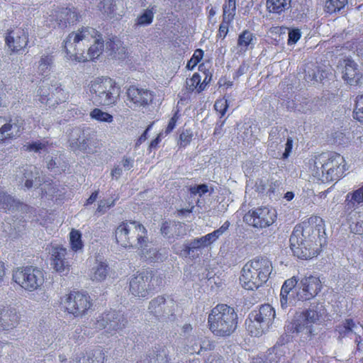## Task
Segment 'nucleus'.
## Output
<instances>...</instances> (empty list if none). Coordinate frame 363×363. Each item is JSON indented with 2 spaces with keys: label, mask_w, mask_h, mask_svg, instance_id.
I'll list each match as a JSON object with an SVG mask.
<instances>
[{
  "label": "nucleus",
  "mask_w": 363,
  "mask_h": 363,
  "mask_svg": "<svg viewBox=\"0 0 363 363\" xmlns=\"http://www.w3.org/2000/svg\"><path fill=\"white\" fill-rule=\"evenodd\" d=\"M325 233L322 218H311L303 226L295 227L291 237V249L295 256L308 259L317 256L325 242Z\"/></svg>",
  "instance_id": "nucleus-1"
},
{
  "label": "nucleus",
  "mask_w": 363,
  "mask_h": 363,
  "mask_svg": "<svg viewBox=\"0 0 363 363\" xmlns=\"http://www.w3.org/2000/svg\"><path fill=\"white\" fill-rule=\"evenodd\" d=\"M63 47L69 60L84 62L98 58L104 49V42L96 29L82 27L67 35Z\"/></svg>",
  "instance_id": "nucleus-2"
},
{
  "label": "nucleus",
  "mask_w": 363,
  "mask_h": 363,
  "mask_svg": "<svg viewBox=\"0 0 363 363\" xmlns=\"http://www.w3.org/2000/svg\"><path fill=\"white\" fill-rule=\"evenodd\" d=\"M321 281L318 277L309 275L301 279L293 277L286 279L280 292L281 306L294 305L296 301H307L315 297L321 289Z\"/></svg>",
  "instance_id": "nucleus-3"
},
{
  "label": "nucleus",
  "mask_w": 363,
  "mask_h": 363,
  "mask_svg": "<svg viewBox=\"0 0 363 363\" xmlns=\"http://www.w3.org/2000/svg\"><path fill=\"white\" fill-rule=\"evenodd\" d=\"M346 170L344 157L336 152L322 153L313 160L312 175L322 182L338 180Z\"/></svg>",
  "instance_id": "nucleus-4"
},
{
  "label": "nucleus",
  "mask_w": 363,
  "mask_h": 363,
  "mask_svg": "<svg viewBox=\"0 0 363 363\" xmlns=\"http://www.w3.org/2000/svg\"><path fill=\"white\" fill-rule=\"evenodd\" d=\"M208 324L214 335L228 337L237 328L238 315L233 308L225 304H218L209 313Z\"/></svg>",
  "instance_id": "nucleus-5"
},
{
  "label": "nucleus",
  "mask_w": 363,
  "mask_h": 363,
  "mask_svg": "<svg viewBox=\"0 0 363 363\" xmlns=\"http://www.w3.org/2000/svg\"><path fill=\"white\" fill-rule=\"evenodd\" d=\"M272 271V262L266 257H256L247 262L242 269L240 281L247 290L262 286Z\"/></svg>",
  "instance_id": "nucleus-6"
},
{
  "label": "nucleus",
  "mask_w": 363,
  "mask_h": 363,
  "mask_svg": "<svg viewBox=\"0 0 363 363\" xmlns=\"http://www.w3.org/2000/svg\"><path fill=\"white\" fill-rule=\"evenodd\" d=\"M326 311L322 305H317L297 313L291 323L286 325L289 333L300 334L303 337H309L316 334L315 325L323 319Z\"/></svg>",
  "instance_id": "nucleus-7"
},
{
  "label": "nucleus",
  "mask_w": 363,
  "mask_h": 363,
  "mask_svg": "<svg viewBox=\"0 0 363 363\" xmlns=\"http://www.w3.org/2000/svg\"><path fill=\"white\" fill-rule=\"evenodd\" d=\"M118 244L123 247H142L147 245V230L136 221L123 222L115 230Z\"/></svg>",
  "instance_id": "nucleus-8"
},
{
  "label": "nucleus",
  "mask_w": 363,
  "mask_h": 363,
  "mask_svg": "<svg viewBox=\"0 0 363 363\" xmlns=\"http://www.w3.org/2000/svg\"><path fill=\"white\" fill-rule=\"evenodd\" d=\"M94 101L101 106H113L118 99L119 88L115 82L108 77H98L89 84Z\"/></svg>",
  "instance_id": "nucleus-9"
},
{
  "label": "nucleus",
  "mask_w": 363,
  "mask_h": 363,
  "mask_svg": "<svg viewBox=\"0 0 363 363\" xmlns=\"http://www.w3.org/2000/svg\"><path fill=\"white\" fill-rule=\"evenodd\" d=\"M12 279L25 291H34L44 284L43 270L33 266L18 267L13 272Z\"/></svg>",
  "instance_id": "nucleus-10"
},
{
  "label": "nucleus",
  "mask_w": 363,
  "mask_h": 363,
  "mask_svg": "<svg viewBox=\"0 0 363 363\" xmlns=\"http://www.w3.org/2000/svg\"><path fill=\"white\" fill-rule=\"evenodd\" d=\"M126 323L125 318L120 313L110 311L94 317L90 324L95 329H105L107 335L112 336L123 330Z\"/></svg>",
  "instance_id": "nucleus-11"
},
{
  "label": "nucleus",
  "mask_w": 363,
  "mask_h": 363,
  "mask_svg": "<svg viewBox=\"0 0 363 363\" xmlns=\"http://www.w3.org/2000/svg\"><path fill=\"white\" fill-rule=\"evenodd\" d=\"M286 130L279 127H274L271 129L267 142V153L274 158H279L281 156L286 159L292 149L293 140L291 138H287L285 144V151L281 154V150L283 147L282 143L286 138Z\"/></svg>",
  "instance_id": "nucleus-12"
},
{
  "label": "nucleus",
  "mask_w": 363,
  "mask_h": 363,
  "mask_svg": "<svg viewBox=\"0 0 363 363\" xmlns=\"http://www.w3.org/2000/svg\"><path fill=\"white\" fill-rule=\"evenodd\" d=\"M62 304L65 311L74 317L84 315L91 306L88 294L72 291L62 298Z\"/></svg>",
  "instance_id": "nucleus-13"
},
{
  "label": "nucleus",
  "mask_w": 363,
  "mask_h": 363,
  "mask_svg": "<svg viewBox=\"0 0 363 363\" xmlns=\"http://www.w3.org/2000/svg\"><path fill=\"white\" fill-rule=\"evenodd\" d=\"M38 95L39 101L48 106H54L55 104L64 102L69 96L68 93L61 87V84L57 82L51 83L43 82L38 89Z\"/></svg>",
  "instance_id": "nucleus-14"
},
{
  "label": "nucleus",
  "mask_w": 363,
  "mask_h": 363,
  "mask_svg": "<svg viewBox=\"0 0 363 363\" xmlns=\"http://www.w3.org/2000/svg\"><path fill=\"white\" fill-rule=\"evenodd\" d=\"M155 289L152 271H143L134 276L130 281V293L138 298L147 297Z\"/></svg>",
  "instance_id": "nucleus-15"
},
{
  "label": "nucleus",
  "mask_w": 363,
  "mask_h": 363,
  "mask_svg": "<svg viewBox=\"0 0 363 363\" xmlns=\"http://www.w3.org/2000/svg\"><path fill=\"white\" fill-rule=\"evenodd\" d=\"M277 218L275 209L267 206L259 207L250 211L244 216V220L249 225L255 228H267L272 225Z\"/></svg>",
  "instance_id": "nucleus-16"
},
{
  "label": "nucleus",
  "mask_w": 363,
  "mask_h": 363,
  "mask_svg": "<svg viewBox=\"0 0 363 363\" xmlns=\"http://www.w3.org/2000/svg\"><path fill=\"white\" fill-rule=\"evenodd\" d=\"M126 94L128 101L127 105L133 110L147 106L153 99V94L150 91L133 86L128 89Z\"/></svg>",
  "instance_id": "nucleus-17"
},
{
  "label": "nucleus",
  "mask_w": 363,
  "mask_h": 363,
  "mask_svg": "<svg viewBox=\"0 0 363 363\" xmlns=\"http://www.w3.org/2000/svg\"><path fill=\"white\" fill-rule=\"evenodd\" d=\"M5 40L10 51L18 52L26 47L28 35L23 28L16 27L8 30Z\"/></svg>",
  "instance_id": "nucleus-18"
},
{
  "label": "nucleus",
  "mask_w": 363,
  "mask_h": 363,
  "mask_svg": "<svg viewBox=\"0 0 363 363\" xmlns=\"http://www.w3.org/2000/svg\"><path fill=\"white\" fill-rule=\"evenodd\" d=\"M340 67L342 79L351 86L358 85L362 77L359 65L351 59H345L340 64Z\"/></svg>",
  "instance_id": "nucleus-19"
},
{
  "label": "nucleus",
  "mask_w": 363,
  "mask_h": 363,
  "mask_svg": "<svg viewBox=\"0 0 363 363\" xmlns=\"http://www.w3.org/2000/svg\"><path fill=\"white\" fill-rule=\"evenodd\" d=\"M51 255L52 265L57 272H64L70 266V259L74 255L73 252L66 248L56 245L52 247Z\"/></svg>",
  "instance_id": "nucleus-20"
},
{
  "label": "nucleus",
  "mask_w": 363,
  "mask_h": 363,
  "mask_svg": "<svg viewBox=\"0 0 363 363\" xmlns=\"http://www.w3.org/2000/svg\"><path fill=\"white\" fill-rule=\"evenodd\" d=\"M20 315L16 308L11 306H0V327L4 330H11L19 324Z\"/></svg>",
  "instance_id": "nucleus-21"
},
{
  "label": "nucleus",
  "mask_w": 363,
  "mask_h": 363,
  "mask_svg": "<svg viewBox=\"0 0 363 363\" xmlns=\"http://www.w3.org/2000/svg\"><path fill=\"white\" fill-rule=\"evenodd\" d=\"M50 21H55L61 28L73 24L79 21V15L74 9L57 8L50 15Z\"/></svg>",
  "instance_id": "nucleus-22"
},
{
  "label": "nucleus",
  "mask_w": 363,
  "mask_h": 363,
  "mask_svg": "<svg viewBox=\"0 0 363 363\" xmlns=\"http://www.w3.org/2000/svg\"><path fill=\"white\" fill-rule=\"evenodd\" d=\"M23 130L21 123L0 117V142L19 136Z\"/></svg>",
  "instance_id": "nucleus-23"
},
{
  "label": "nucleus",
  "mask_w": 363,
  "mask_h": 363,
  "mask_svg": "<svg viewBox=\"0 0 363 363\" xmlns=\"http://www.w3.org/2000/svg\"><path fill=\"white\" fill-rule=\"evenodd\" d=\"M89 136L85 130L75 128L72 130L69 138V147L74 152H84L89 147Z\"/></svg>",
  "instance_id": "nucleus-24"
},
{
  "label": "nucleus",
  "mask_w": 363,
  "mask_h": 363,
  "mask_svg": "<svg viewBox=\"0 0 363 363\" xmlns=\"http://www.w3.org/2000/svg\"><path fill=\"white\" fill-rule=\"evenodd\" d=\"M18 173L22 176L20 179L21 182H24L26 188H31L34 183L35 185L38 184L37 179L40 178V173L35 167L32 165L22 167L19 169Z\"/></svg>",
  "instance_id": "nucleus-25"
},
{
  "label": "nucleus",
  "mask_w": 363,
  "mask_h": 363,
  "mask_svg": "<svg viewBox=\"0 0 363 363\" xmlns=\"http://www.w3.org/2000/svg\"><path fill=\"white\" fill-rule=\"evenodd\" d=\"M108 266L106 262L96 259L89 273L90 279L101 282L105 280L108 274Z\"/></svg>",
  "instance_id": "nucleus-26"
},
{
  "label": "nucleus",
  "mask_w": 363,
  "mask_h": 363,
  "mask_svg": "<svg viewBox=\"0 0 363 363\" xmlns=\"http://www.w3.org/2000/svg\"><path fill=\"white\" fill-rule=\"evenodd\" d=\"M169 350L165 346L155 347L149 356L140 361V363H167Z\"/></svg>",
  "instance_id": "nucleus-27"
},
{
  "label": "nucleus",
  "mask_w": 363,
  "mask_h": 363,
  "mask_svg": "<svg viewBox=\"0 0 363 363\" xmlns=\"http://www.w3.org/2000/svg\"><path fill=\"white\" fill-rule=\"evenodd\" d=\"M257 38L250 31L245 30L238 36L237 43L238 52H245L247 50L253 48Z\"/></svg>",
  "instance_id": "nucleus-28"
},
{
  "label": "nucleus",
  "mask_w": 363,
  "mask_h": 363,
  "mask_svg": "<svg viewBox=\"0 0 363 363\" xmlns=\"http://www.w3.org/2000/svg\"><path fill=\"white\" fill-rule=\"evenodd\" d=\"M252 313L268 328L275 318V311L269 304L262 305L258 311H253Z\"/></svg>",
  "instance_id": "nucleus-29"
},
{
  "label": "nucleus",
  "mask_w": 363,
  "mask_h": 363,
  "mask_svg": "<svg viewBox=\"0 0 363 363\" xmlns=\"http://www.w3.org/2000/svg\"><path fill=\"white\" fill-rule=\"evenodd\" d=\"M251 312L245 321L247 330L252 336L259 337L262 335L268 328L264 326L259 320Z\"/></svg>",
  "instance_id": "nucleus-30"
},
{
  "label": "nucleus",
  "mask_w": 363,
  "mask_h": 363,
  "mask_svg": "<svg viewBox=\"0 0 363 363\" xmlns=\"http://www.w3.org/2000/svg\"><path fill=\"white\" fill-rule=\"evenodd\" d=\"M345 206L347 209L355 208L363 204V185L356 190L349 192L345 196Z\"/></svg>",
  "instance_id": "nucleus-31"
},
{
  "label": "nucleus",
  "mask_w": 363,
  "mask_h": 363,
  "mask_svg": "<svg viewBox=\"0 0 363 363\" xmlns=\"http://www.w3.org/2000/svg\"><path fill=\"white\" fill-rule=\"evenodd\" d=\"M104 360V354L101 349L94 350L93 352L87 353L79 359L73 360L72 363H103Z\"/></svg>",
  "instance_id": "nucleus-32"
},
{
  "label": "nucleus",
  "mask_w": 363,
  "mask_h": 363,
  "mask_svg": "<svg viewBox=\"0 0 363 363\" xmlns=\"http://www.w3.org/2000/svg\"><path fill=\"white\" fill-rule=\"evenodd\" d=\"M291 0H267V8L270 13L279 14L290 7Z\"/></svg>",
  "instance_id": "nucleus-33"
},
{
  "label": "nucleus",
  "mask_w": 363,
  "mask_h": 363,
  "mask_svg": "<svg viewBox=\"0 0 363 363\" xmlns=\"http://www.w3.org/2000/svg\"><path fill=\"white\" fill-rule=\"evenodd\" d=\"M347 0H323L324 11L328 13H333L344 8Z\"/></svg>",
  "instance_id": "nucleus-34"
},
{
  "label": "nucleus",
  "mask_w": 363,
  "mask_h": 363,
  "mask_svg": "<svg viewBox=\"0 0 363 363\" xmlns=\"http://www.w3.org/2000/svg\"><path fill=\"white\" fill-rule=\"evenodd\" d=\"M53 65V57L50 55L41 56L38 66V72L41 75H48Z\"/></svg>",
  "instance_id": "nucleus-35"
},
{
  "label": "nucleus",
  "mask_w": 363,
  "mask_h": 363,
  "mask_svg": "<svg viewBox=\"0 0 363 363\" xmlns=\"http://www.w3.org/2000/svg\"><path fill=\"white\" fill-rule=\"evenodd\" d=\"M89 116L92 120L100 123H111L113 121V117L108 112L104 111L99 108H94L89 113Z\"/></svg>",
  "instance_id": "nucleus-36"
},
{
  "label": "nucleus",
  "mask_w": 363,
  "mask_h": 363,
  "mask_svg": "<svg viewBox=\"0 0 363 363\" xmlns=\"http://www.w3.org/2000/svg\"><path fill=\"white\" fill-rule=\"evenodd\" d=\"M18 202L4 191H0V210H11L17 207Z\"/></svg>",
  "instance_id": "nucleus-37"
},
{
  "label": "nucleus",
  "mask_w": 363,
  "mask_h": 363,
  "mask_svg": "<svg viewBox=\"0 0 363 363\" xmlns=\"http://www.w3.org/2000/svg\"><path fill=\"white\" fill-rule=\"evenodd\" d=\"M98 6L108 17L113 18L116 10V0H103Z\"/></svg>",
  "instance_id": "nucleus-38"
},
{
  "label": "nucleus",
  "mask_w": 363,
  "mask_h": 363,
  "mask_svg": "<svg viewBox=\"0 0 363 363\" xmlns=\"http://www.w3.org/2000/svg\"><path fill=\"white\" fill-rule=\"evenodd\" d=\"M69 242L72 251L77 252L82 249V234L77 230H72L69 233Z\"/></svg>",
  "instance_id": "nucleus-39"
},
{
  "label": "nucleus",
  "mask_w": 363,
  "mask_h": 363,
  "mask_svg": "<svg viewBox=\"0 0 363 363\" xmlns=\"http://www.w3.org/2000/svg\"><path fill=\"white\" fill-rule=\"evenodd\" d=\"M223 21L230 22L233 21L235 14L236 0H228V3L223 6Z\"/></svg>",
  "instance_id": "nucleus-40"
},
{
  "label": "nucleus",
  "mask_w": 363,
  "mask_h": 363,
  "mask_svg": "<svg viewBox=\"0 0 363 363\" xmlns=\"http://www.w3.org/2000/svg\"><path fill=\"white\" fill-rule=\"evenodd\" d=\"M357 328V325L352 319H347L342 325L337 327V331L341 337H345L354 332Z\"/></svg>",
  "instance_id": "nucleus-41"
},
{
  "label": "nucleus",
  "mask_w": 363,
  "mask_h": 363,
  "mask_svg": "<svg viewBox=\"0 0 363 363\" xmlns=\"http://www.w3.org/2000/svg\"><path fill=\"white\" fill-rule=\"evenodd\" d=\"M154 13L152 9H146L135 19V25L138 26H146L150 25L153 20Z\"/></svg>",
  "instance_id": "nucleus-42"
},
{
  "label": "nucleus",
  "mask_w": 363,
  "mask_h": 363,
  "mask_svg": "<svg viewBox=\"0 0 363 363\" xmlns=\"http://www.w3.org/2000/svg\"><path fill=\"white\" fill-rule=\"evenodd\" d=\"M140 250L141 254L146 259H150L151 261H155L158 259L157 251L155 248L152 247L151 245L148 244V240H147V245L144 243L142 247H137Z\"/></svg>",
  "instance_id": "nucleus-43"
},
{
  "label": "nucleus",
  "mask_w": 363,
  "mask_h": 363,
  "mask_svg": "<svg viewBox=\"0 0 363 363\" xmlns=\"http://www.w3.org/2000/svg\"><path fill=\"white\" fill-rule=\"evenodd\" d=\"M355 216V221H353L350 224V228L352 232L355 234L362 235L363 234V211L355 212L354 215Z\"/></svg>",
  "instance_id": "nucleus-44"
},
{
  "label": "nucleus",
  "mask_w": 363,
  "mask_h": 363,
  "mask_svg": "<svg viewBox=\"0 0 363 363\" xmlns=\"http://www.w3.org/2000/svg\"><path fill=\"white\" fill-rule=\"evenodd\" d=\"M187 245H188V248H189L188 250L189 251L190 255H195L196 257L198 256V254H196V252L197 250L206 247L204 242H203L201 237L199 238L194 239V240L187 243Z\"/></svg>",
  "instance_id": "nucleus-45"
},
{
  "label": "nucleus",
  "mask_w": 363,
  "mask_h": 363,
  "mask_svg": "<svg viewBox=\"0 0 363 363\" xmlns=\"http://www.w3.org/2000/svg\"><path fill=\"white\" fill-rule=\"evenodd\" d=\"M173 251L182 257H191L195 258L196 255H190L189 251L188 250V245L186 244H179L176 243L172 246Z\"/></svg>",
  "instance_id": "nucleus-46"
},
{
  "label": "nucleus",
  "mask_w": 363,
  "mask_h": 363,
  "mask_svg": "<svg viewBox=\"0 0 363 363\" xmlns=\"http://www.w3.org/2000/svg\"><path fill=\"white\" fill-rule=\"evenodd\" d=\"M354 118L363 123V94L357 98L356 106L354 110Z\"/></svg>",
  "instance_id": "nucleus-47"
},
{
  "label": "nucleus",
  "mask_w": 363,
  "mask_h": 363,
  "mask_svg": "<svg viewBox=\"0 0 363 363\" xmlns=\"http://www.w3.org/2000/svg\"><path fill=\"white\" fill-rule=\"evenodd\" d=\"M121 42L117 38L109 39L106 42V50L108 55L113 56L116 52V49L120 46Z\"/></svg>",
  "instance_id": "nucleus-48"
},
{
  "label": "nucleus",
  "mask_w": 363,
  "mask_h": 363,
  "mask_svg": "<svg viewBox=\"0 0 363 363\" xmlns=\"http://www.w3.org/2000/svg\"><path fill=\"white\" fill-rule=\"evenodd\" d=\"M203 55V52L201 49H197L191 58L188 61L186 67L189 69H192L201 61Z\"/></svg>",
  "instance_id": "nucleus-49"
},
{
  "label": "nucleus",
  "mask_w": 363,
  "mask_h": 363,
  "mask_svg": "<svg viewBox=\"0 0 363 363\" xmlns=\"http://www.w3.org/2000/svg\"><path fill=\"white\" fill-rule=\"evenodd\" d=\"M164 303V297L159 296L150 302L148 308L152 313H157V308H162Z\"/></svg>",
  "instance_id": "nucleus-50"
},
{
  "label": "nucleus",
  "mask_w": 363,
  "mask_h": 363,
  "mask_svg": "<svg viewBox=\"0 0 363 363\" xmlns=\"http://www.w3.org/2000/svg\"><path fill=\"white\" fill-rule=\"evenodd\" d=\"M200 82V75L198 73H194L191 78L186 79V84L187 89L190 91H194L199 85Z\"/></svg>",
  "instance_id": "nucleus-51"
},
{
  "label": "nucleus",
  "mask_w": 363,
  "mask_h": 363,
  "mask_svg": "<svg viewBox=\"0 0 363 363\" xmlns=\"http://www.w3.org/2000/svg\"><path fill=\"white\" fill-rule=\"evenodd\" d=\"M199 349L198 350V352H197L198 354H200L202 351L211 350L214 348L213 342L211 341L208 337L201 338L199 341Z\"/></svg>",
  "instance_id": "nucleus-52"
},
{
  "label": "nucleus",
  "mask_w": 363,
  "mask_h": 363,
  "mask_svg": "<svg viewBox=\"0 0 363 363\" xmlns=\"http://www.w3.org/2000/svg\"><path fill=\"white\" fill-rule=\"evenodd\" d=\"M228 107V100L224 98L218 99L214 104V108L216 111L220 114V117H223L225 114Z\"/></svg>",
  "instance_id": "nucleus-53"
},
{
  "label": "nucleus",
  "mask_w": 363,
  "mask_h": 363,
  "mask_svg": "<svg viewBox=\"0 0 363 363\" xmlns=\"http://www.w3.org/2000/svg\"><path fill=\"white\" fill-rule=\"evenodd\" d=\"M24 147H26V150L38 152L41 150H45L47 146L45 143L38 141L32 143H28L24 145Z\"/></svg>",
  "instance_id": "nucleus-54"
},
{
  "label": "nucleus",
  "mask_w": 363,
  "mask_h": 363,
  "mask_svg": "<svg viewBox=\"0 0 363 363\" xmlns=\"http://www.w3.org/2000/svg\"><path fill=\"white\" fill-rule=\"evenodd\" d=\"M114 205V201L110 202L108 200H101L99 201L96 212L104 214L107 209Z\"/></svg>",
  "instance_id": "nucleus-55"
},
{
  "label": "nucleus",
  "mask_w": 363,
  "mask_h": 363,
  "mask_svg": "<svg viewBox=\"0 0 363 363\" xmlns=\"http://www.w3.org/2000/svg\"><path fill=\"white\" fill-rule=\"evenodd\" d=\"M301 32L299 29H293L289 32L288 44H295L301 38Z\"/></svg>",
  "instance_id": "nucleus-56"
},
{
  "label": "nucleus",
  "mask_w": 363,
  "mask_h": 363,
  "mask_svg": "<svg viewBox=\"0 0 363 363\" xmlns=\"http://www.w3.org/2000/svg\"><path fill=\"white\" fill-rule=\"evenodd\" d=\"M193 134L190 130L183 131L180 135L181 145L183 146L187 145L191 140Z\"/></svg>",
  "instance_id": "nucleus-57"
},
{
  "label": "nucleus",
  "mask_w": 363,
  "mask_h": 363,
  "mask_svg": "<svg viewBox=\"0 0 363 363\" xmlns=\"http://www.w3.org/2000/svg\"><path fill=\"white\" fill-rule=\"evenodd\" d=\"M301 107L299 108L298 111L307 113L312 111L315 104L311 101H306L300 104Z\"/></svg>",
  "instance_id": "nucleus-58"
},
{
  "label": "nucleus",
  "mask_w": 363,
  "mask_h": 363,
  "mask_svg": "<svg viewBox=\"0 0 363 363\" xmlns=\"http://www.w3.org/2000/svg\"><path fill=\"white\" fill-rule=\"evenodd\" d=\"M113 58L118 60H124L127 57V52L125 47L121 43L120 46L116 49V52L112 56Z\"/></svg>",
  "instance_id": "nucleus-59"
},
{
  "label": "nucleus",
  "mask_w": 363,
  "mask_h": 363,
  "mask_svg": "<svg viewBox=\"0 0 363 363\" xmlns=\"http://www.w3.org/2000/svg\"><path fill=\"white\" fill-rule=\"evenodd\" d=\"M229 225L230 223L228 221H226L220 228L211 233L214 237L215 240H216L221 235H223L228 229Z\"/></svg>",
  "instance_id": "nucleus-60"
},
{
  "label": "nucleus",
  "mask_w": 363,
  "mask_h": 363,
  "mask_svg": "<svg viewBox=\"0 0 363 363\" xmlns=\"http://www.w3.org/2000/svg\"><path fill=\"white\" fill-rule=\"evenodd\" d=\"M177 118H178V116H177V113H175L174 115V116H172L170 118L169 123L167 125V129H166V133H170L174 128Z\"/></svg>",
  "instance_id": "nucleus-61"
},
{
  "label": "nucleus",
  "mask_w": 363,
  "mask_h": 363,
  "mask_svg": "<svg viewBox=\"0 0 363 363\" xmlns=\"http://www.w3.org/2000/svg\"><path fill=\"white\" fill-rule=\"evenodd\" d=\"M229 22H225L223 21L220 25V27H219V30H218V35L220 37H223V38H225L228 33V23Z\"/></svg>",
  "instance_id": "nucleus-62"
},
{
  "label": "nucleus",
  "mask_w": 363,
  "mask_h": 363,
  "mask_svg": "<svg viewBox=\"0 0 363 363\" xmlns=\"http://www.w3.org/2000/svg\"><path fill=\"white\" fill-rule=\"evenodd\" d=\"M121 164L125 170H130L133 167V160L130 158L124 157Z\"/></svg>",
  "instance_id": "nucleus-63"
},
{
  "label": "nucleus",
  "mask_w": 363,
  "mask_h": 363,
  "mask_svg": "<svg viewBox=\"0 0 363 363\" xmlns=\"http://www.w3.org/2000/svg\"><path fill=\"white\" fill-rule=\"evenodd\" d=\"M201 238L203 240V242H204L206 247L216 241L214 239V237L211 233H208L204 236H202Z\"/></svg>",
  "instance_id": "nucleus-64"
}]
</instances>
